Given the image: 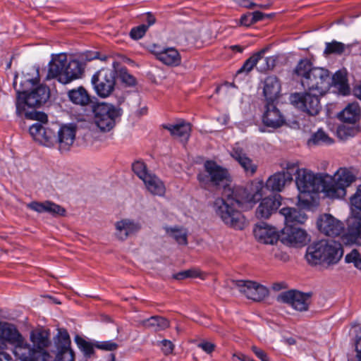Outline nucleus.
<instances>
[{
    "label": "nucleus",
    "instance_id": "1",
    "mask_svg": "<svg viewBox=\"0 0 361 361\" xmlns=\"http://www.w3.org/2000/svg\"><path fill=\"white\" fill-rule=\"evenodd\" d=\"M264 184L262 181L255 185V191L250 195L245 189L237 187L226 188L222 192V197L214 202L216 214L225 224L235 229L241 230L245 225L243 214L238 211L244 203L256 202L262 199Z\"/></svg>",
    "mask_w": 361,
    "mask_h": 361
},
{
    "label": "nucleus",
    "instance_id": "2",
    "mask_svg": "<svg viewBox=\"0 0 361 361\" xmlns=\"http://www.w3.org/2000/svg\"><path fill=\"white\" fill-rule=\"evenodd\" d=\"M293 73L305 91L325 94L331 85V72L326 68L314 66L307 59L300 60Z\"/></svg>",
    "mask_w": 361,
    "mask_h": 361
},
{
    "label": "nucleus",
    "instance_id": "3",
    "mask_svg": "<svg viewBox=\"0 0 361 361\" xmlns=\"http://www.w3.org/2000/svg\"><path fill=\"white\" fill-rule=\"evenodd\" d=\"M343 255V249L340 243L322 240L307 247L305 258L310 264L329 267L336 264Z\"/></svg>",
    "mask_w": 361,
    "mask_h": 361
},
{
    "label": "nucleus",
    "instance_id": "4",
    "mask_svg": "<svg viewBox=\"0 0 361 361\" xmlns=\"http://www.w3.org/2000/svg\"><path fill=\"white\" fill-rule=\"evenodd\" d=\"M355 180V176L346 169H339L334 176L322 173L320 191L330 199H341L346 188Z\"/></svg>",
    "mask_w": 361,
    "mask_h": 361
},
{
    "label": "nucleus",
    "instance_id": "5",
    "mask_svg": "<svg viewBox=\"0 0 361 361\" xmlns=\"http://www.w3.org/2000/svg\"><path fill=\"white\" fill-rule=\"evenodd\" d=\"M24 117L39 122L29 128V133L35 141L46 146L54 145L56 128H53V123L47 124L48 116L45 113L32 110L24 113Z\"/></svg>",
    "mask_w": 361,
    "mask_h": 361
},
{
    "label": "nucleus",
    "instance_id": "6",
    "mask_svg": "<svg viewBox=\"0 0 361 361\" xmlns=\"http://www.w3.org/2000/svg\"><path fill=\"white\" fill-rule=\"evenodd\" d=\"M24 117L39 122L29 128V133L35 141L46 146L54 145L56 128H53V123L47 124L48 116L45 113L32 110L24 113Z\"/></svg>",
    "mask_w": 361,
    "mask_h": 361
},
{
    "label": "nucleus",
    "instance_id": "7",
    "mask_svg": "<svg viewBox=\"0 0 361 361\" xmlns=\"http://www.w3.org/2000/svg\"><path fill=\"white\" fill-rule=\"evenodd\" d=\"M293 174H296L295 183L300 192L299 201H305L309 203L310 200H304L305 197L307 195L312 199L311 194L320 192L322 173L314 174L306 169H299L298 164L296 163Z\"/></svg>",
    "mask_w": 361,
    "mask_h": 361
},
{
    "label": "nucleus",
    "instance_id": "8",
    "mask_svg": "<svg viewBox=\"0 0 361 361\" xmlns=\"http://www.w3.org/2000/svg\"><path fill=\"white\" fill-rule=\"evenodd\" d=\"M94 123L101 132H110L123 114V109L111 104L101 103L94 109Z\"/></svg>",
    "mask_w": 361,
    "mask_h": 361
},
{
    "label": "nucleus",
    "instance_id": "9",
    "mask_svg": "<svg viewBox=\"0 0 361 361\" xmlns=\"http://www.w3.org/2000/svg\"><path fill=\"white\" fill-rule=\"evenodd\" d=\"M118 65L119 63L114 60L111 68H102L93 75L92 83L100 97H107L114 90Z\"/></svg>",
    "mask_w": 361,
    "mask_h": 361
},
{
    "label": "nucleus",
    "instance_id": "10",
    "mask_svg": "<svg viewBox=\"0 0 361 361\" xmlns=\"http://www.w3.org/2000/svg\"><path fill=\"white\" fill-rule=\"evenodd\" d=\"M30 340L33 347L30 348V345L24 343V349L29 348L24 361H49L51 356L45 350L50 343L48 333L39 329H34L30 332Z\"/></svg>",
    "mask_w": 361,
    "mask_h": 361
},
{
    "label": "nucleus",
    "instance_id": "11",
    "mask_svg": "<svg viewBox=\"0 0 361 361\" xmlns=\"http://www.w3.org/2000/svg\"><path fill=\"white\" fill-rule=\"evenodd\" d=\"M204 167L207 174L199 173L197 180L201 184L207 185L212 183L216 187H223L224 190L226 188H232L230 186L231 177L228 171L217 164L214 161H206Z\"/></svg>",
    "mask_w": 361,
    "mask_h": 361
},
{
    "label": "nucleus",
    "instance_id": "12",
    "mask_svg": "<svg viewBox=\"0 0 361 361\" xmlns=\"http://www.w3.org/2000/svg\"><path fill=\"white\" fill-rule=\"evenodd\" d=\"M324 94L311 91L295 92L290 96V103L310 116H317L322 109L320 97Z\"/></svg>",
    "mask_w": 361,
    "mask_h": 361
},
{
    "label": "nucleus",
    "instance_id": "13",
    "mask_svg": "<svg viewBox=\"0 0 361 361\" xmlns=\"http://www.w3.org/2000/svg\"><path fill=\"white\" fill-rule=\"evenodd\" d=\"M226 288L231 290L238 288L248 299L254 301H261L269 294V290L265 286L252 281L229 280L226 282Z\"/></svg>",
    "mask_w": 361,
    "mask_h": 361
},
{
    "label": "nucleus",
    "instance_id": "14",
    "mask_svg": "<svg viewBox=\"0 0 361 361\" xmlns=\"http://www.w3.org/2000/svg\"><path fill=\"white\" fill-rule=\"evenodd\" d=\"M311 293H305L296 290H289L281 293L276 300L290 305L296 311H307L311 302Z\"/></svg>",
    "mask_w": 361,
    "mask_h": 361
},
{
    "label": "nucleus",
    "instance_id": "15",
    "mask_svg": "<svg viewBox=\"0 0 361 361\" xmlns=\"http://www.w3.org/2000/svg\"><path fill=\"white\" fill-rule=\"evenodd\" d=\"M50 97L49 88L43 84L30 86V90H24V104L33 108L43 106Z\"/></svg>",
    "mask_w": 361,
    "mask_h": 361
},
{
    "label": "nucleus",
    "instance_id": "16",
    "mask_svg": "<svg viewBox=\"0 0 361 361\" xmlns=\"http://www.w3.org/2000/svg\"><path fill=\"white\" fill-rule=\"evenodd\" d=\"M53 128H56L54 143H58L61 152L68 151L75 140L76 125L69 123L59 126L57 123H53Z\"/></svg>",
    "mask_w": 361,
    "mask_h": 361
},
{
    "label": "nucleus",
    "instance_id": "17",
    "mask_svg": "<svg viewBox=\"0 0 361 361\" xmlns=\"http://www.w3.org/2000/svg\"><path fill=\"white\" fill-rule=\"evenodd\" d=\"M296 163H288L286 171L276 172L269 177L265 183V188L273 192L282 191L286 183L293 180V175Z\"/></svg>",
    "mask_w": 361,
    "mask_h": 361
},
{
    "label": "nucleus",
    "instance_id": "18",
    "mask_svg": "<svg viewBox=\"0 0 361 361\" xmlns=\"http://www.w3.org/2000/svg\"><path fill=\"white\" fill-rule=\"evenodd\" d=\"M319 231L327 236H338L344 231V224L332 215L324 214L317 221Z\"/></svg>",
    "mask_w": 361,
    "mask_h": 361
},
{
    "label": "nucleus",
    "instance_id": "19",
    "mask_svg": "<svg viewBox=\"0 0 361 361\" xmlns=\"http://www.w3.org/2000/svg\"><path fill=\"white\" fill-rule=\"evenodd\" d=\"M282 241L291 246H303L308 241L307 234L296 226H285L282 230Z\"/></svg>",
    "mask_w": 361,
    "mask_h": 361
},
{
    "label": "nucleus",
    "instance_id": "20",
    "mask_svg": "<svg viewBox=\"0 0 361 361\" xmlns=\"http://www.w3.org/2000/svg\"><path fill=\"white\" fill-rule=\"evenodd\" d=\"M262 122L267 127L278 128L286 123V119L274 102H269L265 106Z\"/></svg>",
    "mask_w": 361,
    "mask_h": 361
},
{
    "label": "nucleus",
    "instance_id": "21",
    "mask_svg": "<svg viewBox=\"0 0 361 361\" xmlns=\"http://www.w3.org/2000/svg\"><path fill=\"white\" fill-rule=\"evenodd\" d=\"M281 204V196L276 194L262 200L256 210V216L259 219H268L275 212Z\"/></svg>",
    "mask_w": 361,
    "mask_h": 361
},
{
    "label": "nucleus",
    "instance_id": "22",
    "mask_svg": "<svg viewBox=\"0 0 361 361\" xmlns=\"http://www.w3.org/2000/svg\"><path fill=\"white\" fill-rule=\"evenodd\" d=\"M67 62V56L65 54L53 55L49 63L47 80L56 78L60 82L61 76L65 75L64 69Z\"/></svg>",
    "mask_w": 361,
    "mask_h": 361
},
{
    "label": "nucleus",
    "instance_id": "23",
    "mask_svg": "<svg viewBox=\"0 0 361 361\" xmlns=\"http://www.w3.org/2000/svg\"><path fill=\"white\" fill-rule=\"evenodd\" d=\"M27 207L38 213L47 212L54 216H63L66 214V209L63 207L51 201H34L27 204Z\"/></svg>",
    "mask_w": 361,
    "mask_h": 361
},
{
    "label": "nucleus",
    "instance_id": "24",
    "mask_svg": "<svg viewBox=\"0 0 361 361\" xmlns=\"http://www.w3.org/2000/svg\"><path fill=\"white\" fill-rule=\"evenodd\" d=\"M255 238L264 244L274 245L279 240V235L274 228L264 223L257 225L253 231Z\"/></svg>",
    "mask_w": 361,
    "mask_h": 361
},
{
    "label": "nucleus",
    "instance_id": "25",
    "mask_svg": "<svg viewBox=\"0 0 361 361\" xmlns=\"http://www.w3.org/2000/svg\"><path fill=\"white\" fill-rule=\"evenodd\" d=\"M116 236L121 240H126L129 235L135 234L141 228L140 224L126 219L115 224Z\"/></svg>",
    "mask_w": 361,
    "mask_h": 361
},
{
    "label": "nucleus",
    "instance_id": "26",
    "mask_svg": "<svg viewBox=\"0 0 361 361\" xmlns=\"http://www.w3.org/2000/svg\"><path fill=\"white\" fill-rule=\"evenodd\" d=\"M280 214L284 216L286 226L295 227L297 225L303 224L307 219L302 210L296 208H282Z\"/></svg>",
    "mask_w": 361,
    "mask_h": 361
},
{
    "label": "nucleus",
    "instance_id": "27",
    "mask_svg": "<svg viewBox=\"0 0 361 361\" xmlns=\"http://www.w3.org/2000/svg\"><path fill=\"white\" fill-rule=\"evenodd\" d=\"M83 73V68L81 63L75 59L71 60L68 63L66 62L63 75L61 76L60 82L62 84H68L78 79Z\"/></svg>",
    "mask_w": 361,
    "mask_h": 361
},
{
    "label": "nucleus",
    "instance_id": "28",
    "mask_svg": "<svg viewBox=\"0 0 361 361\" xmlns=\"http://www.w3.org/2000/svg\"><path fill=\"white\" fill-rule=\"evenodd\" d=\"M231 156L240 165L247 174L252 176L255 173L257 166L247 156L243 149L235 147L231 152Z\"/></svg>",
    "mask_w": 361,
    "mask_h": 361
},
{
    "label": "nucleus",
    "instance_id": "29",
    "mask_svg": "<svg viewBox=\"0 0 361 361\" xmlns=\"http://www.w3.org/2000/svg\"><path fill=\"white\" fill-rule=\"evenodd\" d=\"M281 92V82L274 75L268 76L264 82L263 93L267 101L274 102L278 99Z\"/></svg>",
    "mask_w": 361,
    "mask_h": 361
},
{
    "label": "nucleus",
    "instance_id": "30",
    "mask_svg": "<svg viewBox=\"0 0 361 361\" xmlns=\"http://www.w3.org/2000/svg\"><path fill=\"white\" fill-rule=\"evenodd\" d=\"M154 51L157 59L167 66H178L180 63V54L174 48L169 47Z\"/></svg>",
    "mask_w": 361,
    "mask_h": 361
},
{
    "label": "nucleus",
    "instance_id": "31",
    "mask_svg": "<svg viewBox=\"0 0 361 361\" xmlns=\"http://www.w3.org/2000/svg\"><path fill=\"white\" fill-rule=\"evenodd\" d=\"M163 127L168 130L172 136L178 138L182 142H186L190 133V125L188 123H180L176 124H166Z\"/></svg>",
    "mask_w": 361,
    "mask_h": 361
},
{
    "label": "nucleus",
    "instance_id": "32",
    "mask_svg": "<svg viewBox=\"0 0 361 361\" xmlns=\"http://www.w3.org/2000/svg\"><path fill=\"white\" fill-rule=\"evenodd\" d=\"M360 117V109L357 103L348 104L345 108L338 114V118L341 121L354 124Z\"/></svg>",
    "mask_w": 361,
    "mask_h": 361
},
{
    "label": "nucleus",
    "instance_id": "33",
    "mask_svg": "<svg viewBox=\"0 0 361 361\" xmlns=\"http://www.w3.org/2000/svg\"><path fill=\"white\" fill-rule=\"evenodd\" d=\"M147 190L154 195L163 196L166 188L164 183L154 174L150 173L142 180Z\"/></svg>",
    "mask_w": 361,
    "mask_h": 361
},
{
    "label": "nucleus",
    "instance_id": "34",
    "mask_svg": "<svg viewBox=\"0 0 361 361\" xmlns=\"http://www.w3.org/2000/svg\"><path fill=\"white\" fill-rule=\"evenodd\" d=\"M69 99L75 104L85 106L90 102V98L86 90L82 87L73 89L68 92Z\"/></svg>",
    "mask_w": 361,
    "mask_h": 361
},
{
    "label": "nucleus",
    "instance_id": "35",
    "mask_svg": "<svg viewBox=\"0 0 361 361\" xmlns=\"http://www.w3.org/2000/svg\"><path fill=\"white\" fill-rule=\"evenodd\" d=\"M142 324L147 329H150L155 331L164 330L169 327V322L164 317L159 316H153L142 322Z\"/></svg>",
    "mask_w": 361,
    "mask_h": 361
},
{
    "label": "nucleus",
    "instance_id": "36",
    "mask_svg": "<svg viewBox=\"0 0 361 361\" xmlns=\"http://www.w3.org/2000/svg\"><path fill=\"white\" fill-rule=\"evenodd\" d=\"M331 85H334L338 93L342 95H347L350 92L346 78L341 71H338L334 75H331Z\"/></svg>",
    "mask_w": 361,
    "mask_h": 361
},
{
    "label": "nucleus",
    "instance_id": "37",
    "mask_svg": "<svg viewBox=\"0 0 361 361\" xmlns=\"http://www.w3.org/2000/svg\"><path fill=\"white\" fill-rule=\"evenodd\" d=\"M350 45L345 44L342 42L333 40L331 42H326L324 55H338L341 56L345 52L347 49H350Z\"/></svg>",
    "mask_w": 361,
    "mask_h": 361
},
{
    "label": "nucleus",
    "instance_id": "38",
    "mask_svg": "<svg viewBox=\"0 0 361 361\" xmlns=\"http://www.w3.org/2000/svg\"><path fill=\"white\" fill-rule=\"evenodd\" d=\"M265 51L266 49H263L259 51L252 54L244 62L243 66L238 71L237 73L240 74L242 73H245L247 74L253 69L254 67H256L257 69V66L259 65V62L260 60V55L264 54Z\"/></svg>",
    "mask_w": 361,
    "mask_h": 361
},
{
    "label": "nucleus",
    "instance_id": "39",
    "mask_svg": "<svg viewBox=\"0 0 361 361\" xmlns=\"http://www.w3.org/2000/svg\"><path fill=\"white\" fill-rule=\"evenodd\" d=\"M334 140L331 138L323 130L319 129L313 133L307 141L309 146L331 145Z\"/></svg>",
    "mask_w": 361,
    "mask_h": 361
},
{
    "label": "nucleus",
    "instance_id": "40",
    "mask_svg": "<svg viewBox=\"0 0 361 361\" xmlns=\"http://www.w3.org/2000/svg\"><path fill=\"white\" fill-rule=\"evenodd\" d=\"M359 133V130L355 126H349L348 124H342L339 126L336 130L338 137L341 140H346L350 137H353Z\"/></svg>",
    "mask_w": 361,
    "mask_h": 361
},
{
    "label": "nucleus",
    "instance_id": "41",
    "mask_svg": "<svg viewBox=\"0 0 361 361\" xmlns=\"http://www.w3.org/2000/svg\"><path fill=\"white\" fill-rule=\"evenodd\" d=\"M74 340L78 348L83 353V355L86 358L91 357V356L94 353V344L93 345L90 342L85 341L79 335H76Z\"/></svg>",
    "mask_w": 361,
    "mask_h": 361
},
{
    "label": "nucleus",
    "instance_id": "42",
    "mask_svg": "<svg viewBox=\"0 0 361 361\" xmlns=\"http://www.w3.org/2000/svg\"><path fill=\"white\" fill-rule=\"evenodd\" d=\"M25 82L30 86H35L40 82L39 68L33 66L27 68V72L24 74Z\"/></svg>",
    "mask_w": 361,
    "mask_h": 361
},
{
    "label": "nucleus",
    "instance_id": "43",
    "mask_svg": "<svg viewBox=\"0 0 361 361\" xmlns=\"http://www.w3.org/2000/svg\"><path fill=\"white\" fill-rule=\"evenodd\" d=\"M167 233L178 244L186 245L188 244L187 231L182 228H170L166 229Z\"/></svg>",
    "mask_w": 361,
    "mask_h": 361
},
{
    "label": "nucleus",
    "instance_id": "44",
    "mask_svg": "<svg viewBox=\"0 0 361 361\" xmlns=\"http://www.w3.org/2000/svg\"><path fill=\"white\" fill-rule=\"evenodd\" d=\"M0 334L2 338L9 341H14L18 338V332L13 325L4 323L0 326Z\"/></svg>",
    "mask_w": 361,
    "mask_h": 361
},
{
    "label": "nucleus",
    "instance_id": "45",
    "mask_svg": "<svg viewBox=\"0 0 361 361\" xmlns=\"http://www.w3.org/2000/svg\"><path fill=\"white\" fill-rule=\"evenodd\" d=\"M58 352L73 350L71 348V338L66 331H60L58 341L56 343Z\"/></svg>",
    "mask_w": 361,
    "mask_h": 361
},
{
    "label": "nucleus",
    "instance_id": "46",
    "mask_svg": "<svg viewBox=\"0 0 361 361\" xmlns=\"http://www.w3.org/2000/svg\"><path fill=\"white\" fill-rule=\"evenodd\" d=\"M202 272L196 268H192L180 271L173 275V279L176 280H183L187 278H202Z\"/></svg>",
    "mask_w": 361,
    "mask_h": 361
},
{
    "label": "nucleus",
    "instance_id": "47",
    "mask_svg": "<svg viewBox=\"0 0 361 361\" xmlns=\"http://www.w3.org/2000/svg\"><path fill=\"white\" fill-rule=\"evenodd\" d=\"M259 64L257 70L259 72H265L274 67L275 59L274 57H264V54H261Z\"/></svg>",
    "mask_w": 361,
    "mask_h": 361
},
{
    "label": "nucleus",
    "instance_id": "48",
    "mask_svg": "<svg viewBox=\"0 0 361 361\" xmlns=\"http://www.w3.org/2000/svg\"><path fill=\"white\" fill-rule=\"evenodd\" d=\"M132 169L133 172L142 180L147 177V176L149 175L147 171L146 165L144 162L137 161L134 162L132 165Z\"/></svg>",
    "mask_w": 361,
    "mask_h": 361
},
{
    "label": "nucleus",
    "instance_id": "49",
    "mask_svg": "<svg viewBox=\"0 0 361 361\" xmlns=\"http://www.w3.org/2000/svg\"><path fill=\"white\" fill-rule=\"evenodd\" d=\"M17 75H15L14 81L13 83V87L16 92V113L18 116H21L23 114V91L20 89L16 88Z\"/></svg>",
    "mask_w": 361,
    "mask_h": 361
},
{
    "label": "nucleus",
    "instance_id": "50",
    "mask_svg": "<svg viewBox=\"0 0 361 361\" xmlns=\"http://www.w3.org/2000/svg\"><path fill=\"white\" fill-rule=\"evenodd\" d=\"M345 260L347 263H353L357 269H361V257L356 250H353L346 255Z\"/></svg>",
    "mask_w": 361,
    "mask_h": 361
},
{
    "label": "nucleus",
    "instance_id": "51",
    "mask_svg": "<svg viewBox=\"0 0 361 361\" xmlns=\"http://www.w3.org/2000/svg\"><path fill=\"white\" fill-rule=\"evenodd\" d=\"M147 30L148 26L145 24L138 25L131 29L130 36L133 39H140L145 35Z\"/></svg>",
    "mask_w": 361,
    "mask_h": 361
},
{
    "label": "nucleus",
    "instance_id": "52",
    "mask_svg": "<svg viewBox=\"0 0 361 361\" xmlns=\"http://www.w3.org/2000/svg\"><path fill=\"white\" fill-rule=\"evenodd\" d=\"M351 206L357 209V212H361V185L356 190V192L350 198Z\"/></svg>",
    "mask_w": 361,
    "mask_h": 361
},
{
    "label": "nucleus",
    "instance_id": "53",
    "mask_svg": "<svg viewBox=\"0 0 361 361\" xmlns=\"http://www.w3.org/2000/svg\"><path fill=\"white\" fill-rule=\"evenodd\" d=\"M118 344L112 341L97 342L94 347L98 349L114 351L118 348Z\"/></svg>",
    "mask_w": 361,
    "mask_h": 361
},
{
    "label": "nucleus",
    "instance_id": "54",
    "mask_svg": "<svg viewBox=\"0 0 361 361\" xmlns=\"http://www.w3.org/2000/svg\"><path fill=\"white\" fill-rule=\"evenodd\" d=\"M120 78L122 82L126 84L128 86H133L135 84V78L128 73L126 69L120 71Z\"/></svg>",
    "mask_w": 361,
    "mask_h": 361
},
{
    "label": "nucleus",
    "instance_id": "55",
    "mask_svg": "<svg viewBox=\"0 0 361 361\" xmlns=\"http://www.w3.org/2000/svg\"><path fill=\"white\" fill-rule=\"evenodd\" d=\"M74 353L73 350L59 351L54 361H74Z\"/></svg>",
    "mask_w": 361,
    "mask_h": 361
},
{
    "label": "nucleus",
    "instance_id": "56",
    "mask_svg": "<svg viewBox=\"0 0 361 361\" xmlns=\"http://www.w3.org/2000/svg\"><path fill=\"white\" fill-rule=\"evenodd\" d=\"M197 346L207 353H211L215 349V345L214 343L205 341L198 343Z\"/></svg>",
    "mask_w": 361,
    "mask_h": 361
},
{
    "label": "nucleus",
    "instance_id": "57",
    "mask_svg": "<svg viewBox=\"0 0 361 361\" xmlns=\"http://www.w3.org/2000/svg\"><path fill=\"white\" fill-rule=\"evenodd\" d=\"M162 343V350L165 355H169L172 353L173 350L174 345L171 341L169 340H163L161 341Z\"/></svg>",
    "mask_w": 361,
    "mask_h": 361
},
{
    "label": "nucleus",
    "instance_id": "58",
    "mask_svg": "<svg viewBox=\"0 0 361 361\" xmlns=\"http://www.w3.org/2000/svg\"><path fill=\"white\" fill-rule=\"evenodd\" d=\"M240 24L245 26H250L253 24L251 13L244 14L240 18Z\"/></svg>",
    "mask_w": 361,
    "mask_h": 361
},
{
    "label": "nucleus",
    "instance_id": "59",
    "mask_svg": "<svg viewBox=\"0 0 361 361\" xmlns=\"http://www.w3.org/2000/svg\"><path fill=\"white\" fill-rule=\"evenodd\" d=\"M252 350L253 353L256 355V356L262 361L268 360L267 354L262 350L258 348L256 346H252Z\"/></svg>",
    "mask_w": 361,
    "mask_h": 361
},
{
    "label": "nucleus",
    "instance_id": "60",
    "mask_svg": "<svg viewBox=\"0 0 361 361\" xmlns=\"http://www.w3.org/2000/svg\"><path fill=\"white\" fill-rule=\"evenodd\" d=\"M252 14V20H253V24L263 20L264 18H268V15H265L260 11H255L251 13Z\"/></svg>",
    "mask_w": 361,
    "mask_h": 361
},
{
    "label": "nucleus",
    "instance_id": "61",
    "mask_svg": "<svg viewBox=\"0 0 361 361\" xmlns=\"http://www.w3.org/2000/svg\"><path fill=\"white\" fill-rule=\"evenodd\" d=\"M253 1L254 0H238L237 4L241 6L251 8L257 6V4L253 3Z\"/></svg>",
    "mask_w": 361,
    "mask_h": 361
},
{
    "label": "nucleus",
    "instance_id": "62",
    "mask_svg": "<svg viewBox=\"0 0 361 361\" xmlns=\"http://www.w3.org/2000/svg\"><path fill=\"white\" fill-rule=\"evenodd\" d=\"M144 20L147 23V25H145L148 26V27H149V26H151L155 23L156 18L151 13H147L145 16Z\"/></svg>",
    "mask_w": 361,
    "mask_h": 361
},
{
    "label": "nucleus",
    "instance_id": "63",
    "mask_svg": "<svg viewBox=\"0 0 361 361\" xmlns=\"http://www.w3.org/2000/svg\"><path fill=\"white\" fill-rule=\"evenodd\" d=\"M287 285L285 282H277L272 284V289L275 291H279L282 289H286Z\"/></svg>",
    "mask_w": 361,
    "mask_h": 361
},
{
    "label": "nucleus",
    "instance_id": "64",
    "mask_svg": "<svg viewBox=\"0 0 361 361\" xmlns=\"http://www.w3.org/2000/svg\"><path fill=\"white\" fill-rule=\"evenodd\" d=\"M354 95L361 100V82L353 88Z\"/></svg>",
    "mask_w": 361,
    "mask_h": 361
}]
</instances>
